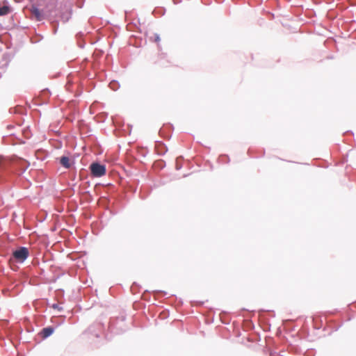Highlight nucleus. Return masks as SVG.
Returning a JSON list of instances; mask_svg holds the SVG:
<instances>
[{
    "mask_svg": "<svg viewBox=\"0 0 356 356\" xmlns=\"http://www.w3.org/2000/svg\"><path fill=\"white\" fill-rule=\"evenodd\" d=\"M29 255V252L28 248L25 247H21L13 252V257L10 259V261H11L13 259L17 262L22 263L28 258Z\"/></svg>",
    "mask_w": 356,
    "mask_h": 356,
    "instance_id": "nucleus-1",
    "label": "nucleus"
},
{
    "mask_svg": "<svg viewBox=\"0 0 356 356\" xmlns=\"http://www.w3.org/2000/svg\"><path fill=\"white\" fill-rule=\"evenodd\" d=\"M90 170L93 176L102 177L106 174V168L104 165L95 163L91 164Z\"/></svg>",
    "mask_w": 356,
    "mask_h": 356,
    "instance_id": "nucleus-2",
    "label": "nucleus"
},
{
    "mask_svg": "<svg viewBox=\"0 0 356 356\" xmlns=\"http://www.w3.org/2000/svg\"><path fill=\"white\" fill-rule=\"evenodd\" d=\"M54 330L51 327H47L42 329L41 332V334L43 338H47L51 335L54 332Z\"/></svg>",
    "mask_w": 356,
    "mask_h": 356,
    "instance_id": "nucleus-3",
    "label": "nucleus"
},
{
    "mask_svg": "<svg viewBox=\"0 0 356 356\" xmlns=\"http://www.w3.org/2000/svg\"><path fill=\"white\" fill-rule=\"evenodd\" d=\"M31 11L32 15L35 17V19L38 21H40L42 19L41 13L38 8L33 6L31 9Z\"/></svg>",
    "mask_w": 356,
    "mask_h": 356,
    "instance_id": "nucleus-4",
    "label": "nucleus"
},
{
    "mask_svg": "<svg viewBox=\"0 0 356 356\" xmlns=\"http://www.w3.org/2000/svg\"><path fill=\"white\" fill-rule=\"evenodd\" d=\"M60 163L66 168H69L70 167V159L67 156H62L60 159Z\"/></svg>",
    "mask_w": 356,
    "mask_h": 356,
    "instance_id": "nucleus-5",
    "label": "nucleus"
},
{
    "mask_svg": "<svg viewBox=\"0 0 356 356\" xmlns=\"http://www.w3.org/2000/svg\"><path fill=\"white\" fill-rule=\"evenodd\" d=\"M10 8L7 6H3L0 8V16L6 15L10 13Z\"/></svg>",
    "mask_w": 356,
    "mask_h": 356,
    "instance_id": "nucleus-6",
    "label": "nucleus"
},
{
    "mask_svg": "<svg viewBox=\"0 0 356 356\" xmlns=\"http://www.w3.org/2000/svg\"><path fill=\"white\" fill-rule=\"evenodd\" d=\"M154 41L155 42H156V43H159V41H160V38H159V36L157 34H155V35H154Z\"/></svg>",
    "mask_w": 356,
    "mask_h": 356,
    "instance_id": "nucleus-7",
    "label": "nucleus"
},
{
    "mask_svg": "<svg viewBox=\"0 0 356 356\" xmlns=\"http://www.w3.org/2000/svg\"><path fill=\"white\" fill-rule=\"evenodd\" d=\"M4 161V157L3 156L0 155V168H1V165Z\"/></svg>",
    "mask_w": 356,
    "mask_h": 356,
    "instance_id": "nucleus-8",
    "label": "nucleus"
},
{
    "mask_svg": "<svg viewBox=\"0 0 356 356\" xmlns=\"http://www.w3.org/2000/svg\"><path fill=\"white\" fill-rule=\"evenodd\" d=\"M53 307H54V308H57V305H53Z\"/></svg>",
    "mask_w": 356,
    "mask_h": 356,
    "instance_id": "nucleus-9",
    "label": "nucleus"
}]
</instances>
